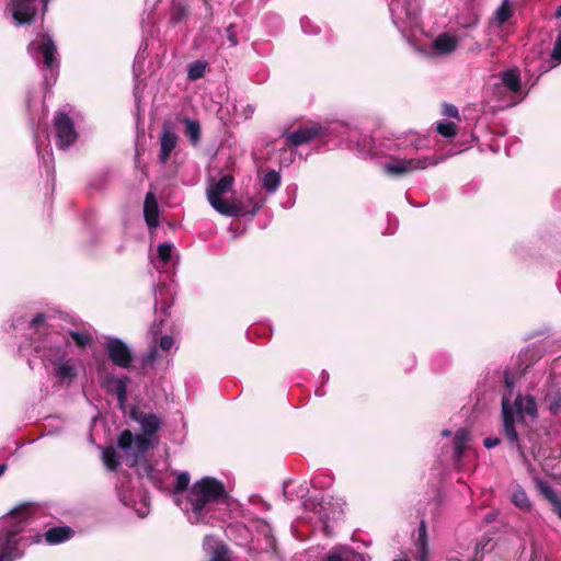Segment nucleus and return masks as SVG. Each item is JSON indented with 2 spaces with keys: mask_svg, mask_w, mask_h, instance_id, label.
<instances>
[{
  "mask_svg": "<svg viewBox=\"0 0 561 561\" xmlns=\"http://www.w3.org/2000/svg\"><path fill=\"white\" fill-rule=\"evenodd\" d=\"M130 416L141 426L142 434L134 435L131 431L124 430L117 440V446L124 451L130 466H135L139 459L152 447L150 436L160 427V421L153 413H144L133 409Z\"/></svg>",
  "mask_w": 561,
  "mask_h": 561,
  "instance_id": "nucleus-1",
  "label": "nucleus"
},
{
  "mask_svg": "<svg viewBox=\"0 0 561 561\" xmlns=\"http://www.w3.org/2000/svg\"><path fill=\"white\" fill-rule=\"evenodd\" d=\"M229 494L224 482L213 477H204L193 483L187 493V501L197 522L213 505L226 504Z\"/></svg>",
  "mask_w": 561,
  "mask_h": 561,
  "instance_id": "nucleus-2",
  "label": "nucleus"
},
{
  "mask_svg": "<svg viewBox=\"0 0 561 561\" xmlns=\"http://www.w3.org/2000/svg\"><path fill=\"white\" fill-rule=\"evenodd\" d=\"M28 504H22L0 519L4 542L0 549V561H14V552L18 550L15 537L22 531V524L28 517Z\"/></svg>",
  "mask_w": 561,
  "mask_h": 561,
  "instance_id": "nucleus-3",
  "label": "nucleus"
},
{
  "mask_svg": "<svg viewBox=\"0 0 561 561\" xmlns=\"http://www.w3.org/2000/svg\"><path fill=\"white\" fill-rule=\"evenodd\" d=\"M53 123L57 147L61 150H67L78 139L73 121L67 113L58 111L55 113Z\"/></svg>",
  "mask_w": 561,
  "mask_h": 561,
  "instance_id": "nucleus-4",
  "label": "nucleus"
},
{
  "mask_svg": "<svg viewBox=\"0 0 561 561\" xmlns=\"http://www.w3.org/2000/svg\"><path fill=\"white\" fill-rule=\"evenodd\" d=\"M233 178L226 174L208 187L207 197L215 210H238L222 198V196L231 190Z\"/></svg>",
  "mask_w": 561,
  "mask_h": 561,
  "instance_id": "nucleus-5",
  "label": "nucleus"
},
{
  "mask_svg": "<svg viewBox=\"0 0 561 561\" xmlns=\"http://www.w3.org/2000/svg\"><path fill=\"white\" fill-rule=\"evenodd\" d=\"M105 352L111 362L121 368H129L133 362V353L119 339L112 337L105 344Z\"/></svg>",
  "mask_w": 561,
  "mask_h": 561,
  "instance_id": "nucleus-6",
  "label": "nucleus"
},
{
  "mask_svg": "<svg viewBox=\"0 0 561 561\" xmlns=\"http://www.w3.org/2000/svg\"><path fill=\"white\" fill-rule=\"evenodd\" d=\"M427 159H393L385 163L383 169L387 174L392 176H403L415 170H423L427 167Z\"/></svg>",
  "mask_w": 561,
  "mask_h": 561,
  "instance_id": "nucleus-7",
  "label": "nucleus"
},
{
  "mask_svg": "<svg viewBox=\"0 0 561 561\" xmlns=\"http://www.w3.org/2000/svg\"><path fill=\"white\" fill-rule=\"evenodd\" d=\"M159 140L160 152L158 159L162 164H165L169 161L171 152L175 149L179 140V136L174 133L171 122H163Z\"/></svg>",
  "mask_w": 561,
  "mask_h": 561,
  "instance_id": "nucleus-8",
  "label": "nucleus"
},
{
  "mask_svg": "<svg viewBox=\"0 0 561 561\" xmlns=\"http://www.w3.org/2000/svg\"><path fill=\"white\" fill-rule=\"evenodd\" d=\"M324 135V129L320 125H310L301 127L286 135V141L294 147L310 142L311 140Z\"/></svg>",
  "mask_w": 561,
  "mask_h": 561,
  "instance_id": "nucleus-9",
  "label": "nucleus"
},
{
  "mask_svg": "<svg viewBox=\"0 0 561 561\" xmlns=\"http://www.w3.org/2000/svg\"><path fill=\"white\" fill-rule=\"evenodd\" d=\"M502 416H503V432H504L506 439L512 445H516L519 453H522L518 434L515 428V420H514L513 409H512L510 400L507 398H504L502 400Z\"/></svg>",
  "mask_w": 561,
  "mask_h": 561,
  "instance_id": "nucleus-10",
  "label": "nucleus"
},
{
  "mask_svg": "<svg viewBox=\"0 0 561 561\" xmlns=\"http://www.w3.org/2000/svg\"><path fill=\"white\" fill-rule=\"evenodd\" d=\"M36 12L33 0L12 1V15L18 25L31 24L35 19Z\"/></svg>",
  "mask_w": 561,
  "mask_h": 561,
  "instance_id": "nucleus-11",
  "label": "nucleus"
},
{
  "mask_svg": "<svg viewBox=\"0 0 561 561\" xmlns=\"http://www.w3.org/2000/svg\"><path fill=\"white\" fill-rule=\"evenodd\" d=\"M129 378L124 376L116 378L113 374H108L102 381V387L108 392H114L117 397L118 405L123 408L127 401V385Z\"/></svg>",
  "mask_w": 561,
  "mask_h": 561,
  "instance_id": "nucleus-12",
  "label": "nucleus"
},
{
  "mask_svg": "<svg viewBox=\"0 0 561 561\" xmlns=\"http://www.w3.org/2000/svg\"><path fill=\"white\" fill-rule=\"evenodd\" d=\"M321 561H367V559L352 548L341 547L329 551Z\"/></svg>",
  "mask_w": 561,
  "mask_h": 561,
  "instance_id": "nucleus-13",
  "label": "nucleus"
},
{
  "mask_svg": "<svg viewBox=\"0 0 561 561\" xmlns=\"http://www.w3.org/2000/svg\"><path fill=\"white\" fill-rule=\"evenodd\" d=\"M37 50L43 55L44 66L51 68L56 64V45L50 36L43 35L37 46Z\"/></svg>",
  "mask_w": 561,
  "mask_h": 561,
  "instance_id": "nucleus-14",
  "label": "nucleus"
},
{
  "mask_svg": "<svg viewBox=\"0 0 561 561\" xmlns=\"http://www.w3.org/2000/svg\"><path fill=\"white\" fill-rule=\"evenodd\" d=\"M179 121L185 126L183 134L188 142L193 147L198 146L202 139V127L199 122L191 119L190 117H182L179 118Z\"/></svg>",
  "mask_w": 561,
  "mask_h": 561,
  "instance_id": "nucleus-15",
  "label": "nucleus"
},
{
  "mask_svg": "<svg viewBox=\"0 0 561 561\" xmlns=\"http://www.w3.org/2000/svg\"><path fill=\"white\" fill-rule=\"evenodd\" d=\"M536 485L540 494L552 505V511L561 519V499L547 482L538 480Z\"/></svg>",
  "mask_w": 561,
  "mask_h": 561,
  "instance_id": "nucleus-16",
  "label": "nucleus"
},
{
  "mask_svg": "<svg viewBox=\"0 0 561 561\" xmlns=\"http://www.w3.org/2000/svg\"><path fill=\"white\" fill-rule=\"evenodd\" d=\"M457 38L448 33L439 34L432 44L433 49L439 54H450L457 48Z\"/></svg>",
  "mask_w": 561,
  "mask_h": 561,
  "instance_id": "nucleus-17",
  "label": "nucleus"
},
{
  "mask_svg": "<svg viewBox=\"0 0 561 561\" xmlns=\"http://www.w3.org/2000/svg\"><path fill=\"white\" fill-rule=\"evenodd\" d=\"M73 530L69 526L53 527L45 533V540L50 545H57L70 539Z\"/></svg>",
  "mask_w": 561,
  "mask_h": 561,
  "instance_id": "nucleus-18",
  "label": "nucleus"
},
{
  "mask_svg": "<svg viewBox=\"0 0 561 561\" xmlns=\"http://www.w3.org/2000/svg\"><path fill=\"white\" fill-rule=\"evenodd\" d=\"M515 407L517 410V413L519 415H529V416H536L537 415V405L536 401L531 396H517L515 399Z\"/></svg>",
  "mask_w": 561,
  "mask_h": 561,
  "instance_id": "nucleus-19",
  "label": "nucleus"
},
{
  "mask_svg": "<svg viewBox=\"0 0 561 561\" xmlns=\"http://www.w3.org/2000/svg\"><path fill=\"white\" fill-rule=\"evenodd\" d=\"M470 439V434L466 428H460L456 432L454 437V458L459 461L467 448V443Z\"/></svg>",
  "mask_w": 561,
  "mask_h": 561,
  "instance_id": "nucleus-20",
  "label": "nucleus"
},
{
  "mask_svg": "<svg viewBox=\"0 0 561 561\" xmlns=\"http://www.w3.org/2000/svg\"><path fill=\"white\" fill-rule=\"evenodd\" d=\"M545 402L552 414L561 410V388L551 386L545 397Z\"/></svg>",
  "mask_w": 561,
  "mask_h": 561,
  "instance_id": "nucleus-21",
  "label": "nucleus"
},
{
  "mask_svg": "<svg viewBox=\"0 0 561 561\" xmlns=\"http://www.w3.org/2000/svg\"><path fill=\"white\" fill-rule=\"evenodd\" d=\"M502 82L510 91L519 92L522 88L519 71L517 69L504 71Z\"/></svg>",
  "mask_w": 561,
  "mask_h": 561,
  "instance_id": "nucleus-22",
  "label": "nucleus"
},
{
  "mask_svg": "<svg viewBox=\"0 0 561 561\" xmlns=\"http://www.w3.org/2000/svg\"><path fill=\"white\" fill-rule=\"evenodd\" d=\"M417 549H419L421 561H427L428 541H427V530H426V526H425L424 522H421V524L419 526Z\"/></svg>",
  "mask_w": 561,
  "mask_h": 561,
  "instance_id": "nucleus-23",
  "label": "nucleus"
},
{
  "mask_svg": "<svg viewBox=\"0 0 561 561\" xmlns=\"http://www.w3.org/2000/svg\"><path fill=\"white\" fill-rule=\"evenodd\" d=\"M232 551L224 542L218 541L215 543L209 561H231Z\"/></svg>",
  "mask_w": 561,
  "mask_h": 561,
  "instance_id": "nucleus-24",
  "label": "nucleus"
},
{
  "mask_svg": "<svg viewBox=\"0 0 561 561\" xmlns=\"http://www.w3.org/2000/svg\"><path fill=\"white\" fill-rule=\"evenodd\" d=\"M512 15L513 9L511 7L510 0H503L499 9L495 11L494 20L500 26H502L512 18Z\"/></svg>",
  "mask_w": 561,
  "mask_h": 561,
  "instance_id": "nucleus-25",
  "label": "nucleus"
},
{
  "mask_svg": "<svg viewBox=\"0 0 561 561\" xmlns=\"http://www.w3.org/2000/svg\"><path fill=\"white\" fill-rule=\"evenodd\" d=\"M512 502L522 511L528 512L531 508V502L529 501L527 493L522 488L514 490L512 494Z\"/></svg>",
  "mask_w": 561,
  "mask_h": 561,
  "instance_id": "nucleus-26",
  "label": "nucleus"
},
{
  "mask_svg": "<svg viewBox=\"0 0 561 561\" xmlns=\"http://www.w3.org/2000/svg\"><path fill=\"white\" fill-rule=\"evenodd\" d=\"M55 375L62 381L71 382L77 377V370L69 363H64L55 368Z\"/></svg>",
  "mask_w": 561,
  "mask_h": 561,
  "instance_id": "nucleus-27",
  "label": "nucleus"
},
{
  "mask_svg": "<svg viewBox=\"0 0 561 561\" xmlns=\"http://www.w3.org/2000/svg\"><path fill=\"white\" fill-rule=\"evenodd\" d=\"M280 184V174L275 170H270L263 176L262 187L267 192H274Z\"/></svg>",
  "mask_w": 561,
  "mask_h": 561,
  "instance_id": "nucleus-28",
  "label": "nucleus"
},
{
  "mask_svg": "<svg viewBox=\"0 0 561 561\" xmlns=\"http://www.w3.org/2000/svg\"><path fill=\"white\" fill-rule=\"evenodd\" d=\"M207 64L204 61H194L187 68L188 80L196 81L205 76Z\"/></svg>",
  "mask_w": 561,
  "mask_h": 561,
  "instance_id": "nucleus-29",
  "label": "nucleus"
},
{
  "mask_svg": "<svg viewBox=\"0 0 561 561\" xmlns=\"http://www.w3.org/2000/svg\"><path fill=\"white\" fill-rule=\"evenodd\" d=\"M103 461L108 470L114 471L117 469L119 462L117 459V454L114 447L110 446L104 448L102 454Z\"/></svg>",
  "mask_w": 561,
  "mask_h": 561,
  "instance_id": "nucleus-30",
  "label": "nucleus"
},
{
  "mask_svg": "<svg viewBox=\"0 0 561 561\" xmlns=\"http://www.w3.org/2000/svg\"><path fill=\"white\" fill-rule=\"evenodd\" d=\"M69 335L78 347L84 348L92 344L93 337L89 332L69 331Z\"/></svg>",
  "mask_w": 561,
  "mask_h": 561,
  "instance_id": "nucleus-31",
  "label": "nucleus"
},
{
  "mask_svg": "<svg viewBox=\"0 0 561 561\" xmlns=\"http://www.w3.org/2000/svg\"><path fill=\"white\" fill-rule=\"evenodd\" d=\"M439 135L446 138H454L457 135V126L453 122H439L436 125Z\"/></svg>",
  "mask_w": 561,
  "mask_h": 561,
  "instance_id": "nucleus-32",
  "label": "nucleus"
},
{
  "mask_svg": "<svg viewBox=\"0 0 561 561\" xmlns=\"http://www.w3.org/2000/svg\"><path fill=\"white\" fill-rule=\"evenodd\" d=\"M190 480H191V478H190L188 472H186V471L180 472L176 477V481L173 486L174 493L180 494V493H183L184 491L188 492Z\"/></svg>",
  "mask_w": 561,
  "mask_h": 561,
  "instance_id": "nucleus-33",
  "label": "nucleus"
},
{
  "mask_svg": "<svg viewBox=\"0 0 561 561\" xmlns=\"http://www.w3.org/2000/svg\"><path fill=\"white\" fill-rule=\"evenodd\" d=\"M172 249L171 243H162L158 247V257L162 263L167 264L171 260Z\"/></svg>",
  "mask_w": 561,
  "mask_h": 561,
  "instance_id": "nucleus-34",
  "label": "nucleus"
},
{
  "mask_svg": "<svg viewBox=\"0 0 561 561\" xmlns=\"http://www.w3.org/2000/svg\"><path fill=\"white\" fill-rule=\"evenodd\" d=\"M187 14L188 10L185 5H178L173 10L171 20L173 23H179L183 21L187 16Z\"/></svg>",
  "mask_w": 561,
  "mask_h": 561,
  "instance_id": "nucleus-35",
  "label": "nucleus"
},
{
  "mask_svg": "<svg viewBox=\"0 0 561 561\" xmlns=\"http://www.w3.org/2000/svg\"><path fill=\"white\" fill-rule=\"evenodd\" d=\"M142 210H159L158 202L153 193H147Z\"/></svg>",
  "mask_w": 561,
  "mask_h": 561,
  "instance_id": "nucleus-36",
  "label": "nucleus"
},
{
  "mask_svg": "<svg viewBox=\"0 0 561 561\" xmlns=\"http://www.w3.org/2000/svg\"><path fill=\"white\" fill-rule=\"evenodd\" d=\"M159 356V353H158V350L157 347H152L149 353L142 357L141 359V365L142 367H148V366H151L153 365V363L157 360Z\"/></svg>",
  "mask_w": 561,
  "mask_h": 561,
  "instance_id": "nucleus-37",
  "label": "nucleus"
},
{
  "mask_svg": "<svg viewBox=\"0 0 561 561\" xmlns=\"http://www.w3.org/2000/svg\"><path fill=\"white\" fill-rule=\"evenodd\" d=\"M146 224L150 229H154L158 227L160 222V213H144Z\"/></svg>",
  "mask_w": 561,
  "mask_h": 561,
  "instance_id": "nucleus-38",
  "label": "nucleus"
},
{
  "mask_svg": "<svg viewBox=\"0 0 561 561\" xmlns=\"http://www.w3.org/2000/svg\"><path fill=\"white\" fill-rule=\"evenodd\" d=\"M443 115L459 119V111L457 106L453 104L445 103L443 105Z\"/></svg>",
  "mask_w": 561,
  "mask_h": 561,
  "instance_id": "nucleus-39",
  "label": "nucleus"
},
{
  "mask_svg": "<svg viewBox=\"0 0 561 561\" xmlns=\"http://www.w3.org/2000/svg\"><path fill=\"white\" fill-rule=\"evenodd\" d=\"M174 345V340L171 335H163L160 337L159 346L161 350L168 352Z\"/></svg>",
  "mask_w": 561,
  "mask_h": 561,
  "instance_id": "nucleus-40",
  "label": "nucleus"
},
{
  "mask_svg": "<svg viewBox=\"0 0 561 561\" xmlns=\"http://www.w3.org/2000/svg\"><path fill=\"white\" fill-rule=\"evenodd\" d=\"M551 58L558 62H561V34L557 37L554 42Z\"/></svg>",
  "mask_w": 561,
  "mask_h": 561,
  "instance_id": "nucleus-41",
  "label": "nucleus"
},
{
  "mask_svg": "<svg viewBox=\"0 0 561 561\" xmlns=\"http://www.w3.org/2000/svg\"><path fill=\"white\" fill-rule=\"evenodd\" d=\"M501 443L500 438L497 437H486L484 438L483 440V445L485 448L490 449V448H493L495 446H497L499 444Z\"/></svg>",
  "mask_w": 561,
  "mask_h": 561,
  "instance_id": "nucleus-42",
  "label": "nucleus"
},
{
  "mask_svg": "<svg viewBox=\"0 0 561 561\" xmlns=\"http://www.w3.org/2000/svg\"><path fill=\"white\" fill-rule=\"evenodd\" d=\"M46 320V314L45 313H37L31 321L30 325L32 328L34 327H37V325H41L45 322Z\"/></svg>",
  "mask_w": 561,
  "mask_h": 561,
  "instance_id": "nucleus-43",
  "label": "nucleus"
},
{
  "mask_svg": "<svg viewBox=\"0 0 561 561\" xmlns=\"http://www.w3.org/2000/svg\"><path fill=\"white\" fill-rule=\"evenodd\" d=\"M203 2H204L206 11H208L209 14L211 15L213 7H211V3H210V0H203Z\"/></svg>",
  "mask_w": 561,
  "mask_h": 561,
  "instance_id": "nucleus-44",
  "label": "nucleus"
},
{
  "mask_svg": "<svg viewBox=\"0 0 561 561\" xmlns=\"http://www.w3.org/2000/svg\"><path fill=\"white\" fill-rule=\"evenodd\" d=\"M505 383L507 387H512V385H513L512 381L510 380L508 375H505Z\"/></svg>",
  "mask_w": 561,
  "mask_h": 561,
  "instance_id": "nucleus-45",
  "label": "nucleus"
},
{
  "mask_svg": "<svg viewBox=\"0 0 561 561\" xmlns=\"http://www.w3.org/2000/svg\"><path fill=\"white\" fill-rule=\"evenodd\" d=\"M5 469H7V465H4V463L0 465V477L4 473Z\"/></svg>",
  "mask_w": 561,
  "mask_h": 561,
  "instance_id": "nucleus-46",
  "label": "nucleus"
},
{
  "mask_svg": "<svg viewBox=\"0 0 561 561\" xmlns=\"http://www.w3.org/2000/svg\"><path fill=\"white\" fill-rule=\"evenodd\" d=\"M554 15H556V18H558V19H559V18H561V5L557 9V11H556V14H554Z\"/></svg>",
  "mask_w": 561,
  "mask_h": 561,
  "instance_id": "nucleus-47",
  "label": "nucleus"
},
{
  "mask_svg": "<svg viewBox=\"0 0 561 561\" xmlns=\"http://www.w3.org/2000/svg\"><path fill=\"white\" fill-rule=\"evenodd\" d=\"M450 434H451V433H450V431H449V430H444V431L442 432V435H443V436H446V437L450 436Z\"/></svg>",
  "mask_w": 561,
  "mask_h": 561,
  "instance_id": "nucleus-48",
  "label": "nucleus"
},
{
  "mask_svg": "<svg viewBox=\"0 0 561 561\" xmlns=\"http://www.w3.org/2000/svg\"><path fill=\"white\" fill-rule=\"evenodd\" d=\"M229 39L231 41L232 45H236V44H237V41H236V38H234V36H233V35H230V36H229Z\"/></svg>",
  "mask_w": 561,
  "mask_h": 561,
  "instance_id": "nucleus-49",
  "label": "nucleus"
},
{
  "mask_svg": "<svg viewBox=\"0 0 561 561\" xmlns=\"http://www.w3.org/2000/svg\"><path fill=\"white\" fill-rule=\"evenodd\" d=\"M164 221L168 224V226L170 228H172V229L174 228V222L173 221H168V220H164Z\"/></svg>",
  "mask_w": 561,
  "mask_h": 561,
  "instance_id": "nucleus-50",
  "label": "nucleus"
},
{
  "mask_svg": "<svg viewBox=\"0 0 561 561\" xmlns=\"http://www.w3.org/2000/svg\"><path fill=\"white\" fill-rule=\"evenodd\" d=\"M224 215H228V216H233V215H237L238 213H232V211H229V213H222Z\"/></svg>",
  "mask_w": 561,
  "mask_h": 561,
  "instance_id": "nucleus-51",
  "label": "nucleus"
},
{
  "mask_svg": "<svg viewBox=\"0 0 561 561\" xmlns=\"http://www.w3.org/2000/svg\"><path fill=\"white\" fill-rule=\"evenodd\" d=\"M242 214H243V215H248V213H242ZM254 214H255L254 211L249 213V215H252V216H253Z\"/></svg>",
  "mask_w": 561,
  "mask_h": 561,
  "instance_id": "nucleus-52",
  "label": "nucleus"
},
{
  "mask_svg": "<svg viewBox=\"0 0 561 561\" xmlns=\"http://www.w3.org/2000/svg\"><path fill=\"white\" fill-rule=\"evenodd\" d=\"M393 561H407V560H393Z\"/></svg>",
  "mask_w": 561,
  "mask_h": 561,
  "instance_id": "nucleus-53",
  "label": "nucleus"
}]
</instances>
